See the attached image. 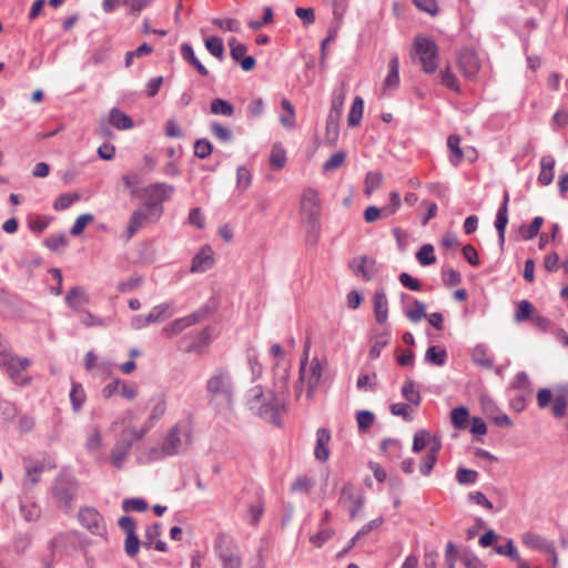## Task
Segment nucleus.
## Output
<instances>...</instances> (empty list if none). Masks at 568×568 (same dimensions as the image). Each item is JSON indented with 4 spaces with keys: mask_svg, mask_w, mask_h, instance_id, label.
Returning <instances> with one entry per match:
<instances>
[{
    "mask_svg": "<svg viewBox=\"0 0 568 568\" xmlns=\"http://www.w3.org/2000/svg\"><path fill=\"white\" fill-rule=\"evenodd\" d=\"M246 405L250 410L266 422L280 425L281 413L285 410V402L273 392L264 393L262 386L252 387L246 395Z\"/></svg>",
    "mask_w": 568,
    "mask_h": 568,
    "instance_id": "1",
    "label": "nucleus"
},
{
    "mask_svg": "<svg viewBox=\"0 0 568 568\" xmlns=\"http://www.w3.org/2000/svg\"><path fill=\"white\" fill-rule=\"evenodd\" d=\"M323 365L317 357H314L308 364V345L305 347L304 355L301 358L298 379L295 384V399L301 400L303 396V386H306V398L312 400L323 376Z\"/></svg>",
    "mask_w": 568,
    "mask_h": 568,
    "instance_id": "2",
    "label": "nucleus"
},
{
    "mask_svg": "<svg viewBox=\"0 0 568 568\" xmlns=\"http://www.w3.org/2000/svg\"><path fill=\"white\" fill-rule=\"evenodd\" d=\"M205 389L212 402L231 407L234 396V382L231 372L225 367L215 368L209 376Z\"/></svg>",
    "mask_w": 568,
    "mask_h": 568,
    "instance_id": "3",
    "label": "nucleus"
},
{
    "mask_svg": "<svg viewBox=\"0 0 568 568\" xmlns=\"http://www.w3.org/2000/svg\"><path fill=\"white\" fill-rule=\"evenodd\" d=\"M214 552L221 568H242V557L239 545L225 534H219L214 541Z\"/></svg>",
    "mask_w": 568,
    "mask_h": 568,
    "instance_id": "4",
    "label": "nucleus"
},
{
    "mask_svg": "<svg viewBox=\"0 0 568 568\" xmlns=\"http://www.w3.org/2000/svg\"><path fill=\"white\" fill-rule=\"evenodd\" d=\"M321 212V197L317 190L313 187L304 189L301 199V215L313 232L320 230Z\"/></svg>",
    "mask_w": 568,
    "mask_h": 568,
    "instance_id": "5",
    "label": "nucleus"
},
{
    "mask_svg": "<svg viewBox=\"0 0 568 568\" xmlns=\"http://www.w3.org/2000/svg\"><path fill=\"white\" fill-rule=\"evenodd\" d=\"M146 430H139L133 426L124 427L110 454L111 463L116 468H122L123 463L130 454L133 440L141 439Z\"/></svg>",
    "mask_w": 568,
    "mask_h": 568,
    "instance_id": "6",
    "label": "nucleus"
},
{
    "mask_svg": "<svg viewBox=\"0 0 568 568\" xmlns=\"http://www.w3.org/2000/svg\"><path fill=\"white\" fill-rule=\"evenodd\" d=\"M414 53L426 73H434L438 68V48L435 41L418 36L414 40Z\"/></svg>",
    "mask_w": 568,
    "mask_h": 568,
    "instance_id": "7",
    "label": "nucleus"
},
{
    "mask_svg": "<svg viewBox=\"0 0 568 568\" xmlns=\"http://www.w3.org/2000/svg\"><path fill=\"white\" fill-rule=\"evenodd\" d=\"M174 191L172 185L165 183H152L143 189L140 197L148 210L155 211L156 217L163 213V202L169 200Z\"/></svg>",
    "mask_w": 568,
    "mask_h": 568,
    "instance_id": "8",
    "label": "nucleus"
},
{
    "mask_svg": "<svg viewBox=\"0 0 568 568\" xmlns=\"http://www.w3.org/2000/svg\"><path fill=\"white\" fill-rule=\"evenodd\" d=\"M191 445V435L187 429L179 425L173 426L161 444V456H173L181 454Z\"/></svg>",
    "mask_w": 568,
    "mask_h": 568,
    "instance_id": "9",
    "label": "nucleus"
},
{
    "mask_svg": "<svg viewBox=\"0 0 568 568\" xmlns=\"http://www.w3.org/2000/svg\"><path fill=\"white\" fill-rule=\"evenodd\" d=\"M78 520L90 534L102 538L106 537L108 529L105 520L94 507H81L78 513Z\"/></svg>",
    "mask_w": 568,
    "mask_h": 568,
    "instance_id": "10",
    "label": "nucleus"
},
{
    "mask_svg": "<svg viewBox=\"0 0 568 568\" xmlns=\"http://www.w3.org/2000/svg\"><path fill=\"white\" fill-rule=\"evenodd\" d=\"M457 64L460 73L467 79H475L480 69V61L477 53L468 48L459 52Z\"/></svg>",
    "mask_w": 568,
    "mask_h": 568,
    "instance_id": "11",
    "label": "nucleus"
},
{
    "mask_svg": "<svg viewBox=\"0 0 568 568\" xmlns=\"http://www.w3.org/2000/svg\"><path fill=\"white\" fill-rule=\"evenodd\" d=\"M75 490V481L69 477L57 478L52 486L54 497L67 508L71 507L72 501L74 499Z\"/></svg>",
    "mask_w": 568,
    "mask_h": 568,
    "instance_id": "12",
    "label": "nucleus"
},
{
    "mask_svg": "<svg viewBox=\"0 0 568 568\" xmlns=\"http://www.w3.org/2000/svg\"><path fill=\"white\" fill-rule=\"evenodd\" d=\"M348 266L355 276L362 277L366 282L372 281L378 271L376 261L366 255L353 258Z\"/></svg>",
    "mask_w": 568,
    "mask_h": 568,
    "instance_id": "13",
    "label": "nucleus"
},
{
    "mask_svg": "<svg viewBox=\"0 0 568 568\" xmlns=\"http://www.w3.org/2000/svg\"><path fill=\"white\" fill-rule=\"evenodd\" d=\"M160 217H156L155 211L148 210L144 204L138 210H135L129 221V225L126 227V239L130 240L141 227H143L149 221H156Z\"/></svg>",
    "mask_w": 568,
    "mask_h": 568,
    "instance_id": "14",
    "label": "nucleus"
},
{
    "mask_svg": "<svg viewBox=\"0 0 568 568\" xmlns=\"http://www.w3.org/2000/svg\"><path fill=\"white\" fill-rule=\"evenodd\" d=\"M215 263L214 253L209 245L203 246L192 258V273H204L213 267Z\"/></svg>",
    "mask_w": 568,
    "mask_h": 568,
    "instance_id": "15",
    "label": "nucleus"
},
{
    "mask_svg": "<svg viewBox=\"0 0 568 568\" xmlns=\"http://www.w3.org/2000/svg\"><path fill=\"white\" fill-rule=\"evenodd\" d=\"M201 320L202 314L200 312H196L173 321L163 329V332L168 336H175L183 332L185 328L199 323Z\"/></svg>",
    "mask_w": 568,
    "mask_h": 568,
    "instance_id": "16",
    "label": "nucleus"
},
{
    "mask_svg": "<svg viewBox=\"0 0 568 568\" xmlns=\"http://www.w3.org/2000/svg\"><path fill=\"white\" fill-rule=\"evenodd\" d=\"M374 316L378 324H386L388 320V300L384 290H377L373 296Z\"/></svg>",
    "mask_w": 568,
    "mask_h": 568,
    "instance_id": "17",
    "label": "nucleus"
},
{
    "mask_svg": "<svg viewBox=\"0 0 568 568\" xmlns=\"http://www.w3.org/2000/svg\"><path fill=\"white\" fill-rule=\"evenodd\" d=\"M331 442V433L327 428H318L316 432V445L314 456L320 462H326L329 457L328 444Z\"/></svg>",
    "mask_w": 568,
    "mask_h": 568,
    "instance_id": "18",
    "label": "nucleus"
},
{
    "mask_svg": "<svg viewBox=\"0 0 568 568\" xmlns=\"http://www.w3.org/2000/svg\"><path fill=\"white\" fill-rule=\"evenodd\" d=\"M64 300L67 305L74 312H79L82 306L90 303L89 295L82 286L71 287Z\"/></svg>",
    "mask_w": 568,
    "mask_h": 568,
    "instance_id": "19",
    "label": "nucleus"
},
{
    "mask_svg": "<svg viewBox=\"0 0 568 568\" xmlns=\"http://www.w3.org/2000/svg\"><path fill=\"white\" fill-rule=\"evenodd\" d=\"M24 480L23 485L28 488H32L40 481V476L44 470V464L40 460L37 462H24Z\"/></svg>",
    "mask_w": 568,
    "mask_h": 568,
    "instance_id": "20",
    "label": "nucleus"
},
{
    "mask_svg": "<svg viewBox=\"0 0 568 568\" xmlns=\"http://www.w3.org/2000/svg\"><path fill=\"white\" fill-rule=\"evenodd\" d=\"M555 159L551 155H544L540 160V172L538 182L541 185H549L554 180Z\"/></svg>",
    "mask_w": 568,
    "mask_h": 568,
    "instance_id": "21",
    "label": "nucleus"
},
{
    "mask_svg": "<svg viewBox=\"0 0 568 568\" xmlns=\"http://www.w3.org/2000/svg\"><path fill=\"white\" fill-rule=\"evenodd\" d=\"M103 439L101 432L98 427H94L91 432V434L88 436L85 442V448L90 455L95 457L97 459H102V448Z\"/></svg>",
    "mask_w": 568,
    "mask_h": 568,
    "instance_id": "22",
    "label": "nucleus"
},
{
    "mask_svg": "<svg viewBox=\"0 0 568 568\" xmlns=\"http://www.w3.org/2000/svg\"><path fill=\"white\" fill-rule=\"evenodd\" d=\"M399 84V60L397 55L390 58L388 62V74L384 80V90L397 89Z\"/></svg>",
    "mask_w": 568,
    "mask_h": 568,
    "instance_id": "23",
    "label": "nucleus"
},
{
    "mask_svg": "<svg viewBox=\"0 0 568 568\" xmlns=\"http://www.w3.org/2000/svg\"><path fill=\"white\" fill-rule=\"evenodd\" d=\"M152 403H153V405H152L151 414H150V417L148 420V426L143 429L146 432L149 428H151L154 425V423L156 420H159L165 414V410H166V402H165V398L163 395L153 397Z\"/></svg>",
    "mask_w": 568,
    "mask_h": 568,
    "instance_id": "24",
    "label": "nucleus"
},
{
    "mask_svg": "<svg viewBox=\"0 0 568 568\" xmlns=\"http://www.w3.org/2000/svg\"><path fill=\"white\" fill-rule=\"evenodd\" d=\"M447 148L450 152V154H449L450 163L454 166H457L464 158V153L460 148V138L455 134L449 135L447 139Z\"/></svg>",
    "mask_w": 568,
    "mask_h": 568,
    "instance_id": "25",
    "label": "nucleus"
},
{
    "mask_svg": "<svg viewBox=\"0 0 568 568\" xmlns=\"http://www.w3.org/2000/svg\"><path fill=\"white\" fill-rule=\"evenodd\" d=\"M69 396L73 412H80L87 399V395L82 385L78 382L72 381Z\"/></svg>",
    "mask_w": 568,
    "mask_h": 568,
    "instance_id": "26",
    "label": "nucleus"
},
{
    "mask_svg": "<svg viewBox=\"0 0 568 568\" xmlns=\"http://www.w3.org/2000/svg\"><path fill=\"white\" fill-rule=\"evenodd\" d=\"M181 54H182L183 59L186 60L191 65H193L201 75L205 77L209 74L207 69L195 57L194 50L191 47V44L183 43L181 45Z\"/></svg>",
    "mask_w": 568,
    "mask_h": 568,
    "instance_id": "27",
    "label": "nucleus"
},
{
    "mask_svg": "<svg viewBox=\"0 0 568 568\" xmlns=\"http://www.w3.org/2000/svg\"><path fill=\"white\" fill-rule=\"evenodd\" d=\"M110 123L119 130H128L133 126L132 119L118 108L110 111Z\"/></svg>",
    "mask_w": 568,
    "mask_h": 568,
    "instance_id": "28",
    "label": "nucleus"
},
{
    "mask_svg": "<svg viewBox=\"0 0 568 568\" xmlns=\"http://www.w3.org/2000/svg\"><path fill=\"white\" fill-rule=\"evenodd\" d=\"M389 338L390 334L387 331L375 334L373 337V345L368 354L371 359H376L379 357L382 349L388 345Z\"/></svg>",
    "mask_w": 568,
    "mask_h": 568,
    "instance_id": "29",
    "label": "nucleus"
},
{
    "mask_svg": "<svg viewBox=\"0 0 568 568\" xmlns=\"http://www.w3.org/2000/svg\"><path fill=\"white\" fill-rule=\"evenodd\" d=\"M402 396L412 405L418 406L422 400V396L418 389L415 387L413 379L407 378L402 386Z\"/></svg>",
    "mask_w": 568,
    "mask_h": 568,
    "instance_id": "30",
    "label": "nucleus"
},
{
    "mask_svg": "<svg viewBox=\"0 0 568 568\" xmlns=\"http://www.w3.org/2000/svg\"><path fill=\"white\" fill-rule=\"evenodd\" d=\"M339 114L328 112L326 119V140L334 144L339 134Z\"/></svg>",
    "mask_w": 568,
    "mask_h": 568,
    "instance_id": "31",
    "label": "nucleus"
},
{
    "mask_svg": "<svg viewBox=\"0 0 568 568\" xmlns=\"http://www.w3.org/2000/svg\"><path fill=\"white\" fill-rule=\"evenodd\" d=\"M523 542L532 549L541 551H545L546 549L551 550V541L536 534H525L523 536Z\"/></svg>",
    "mask_w": 568,
    "mask_h": 568,
    "instance_id": "32",
    "label": "nucleus"
},
{
    "mask_svg": "<svg viewBox=\"0 0 568 568\" xmlns=\"http://www.w3.org/2000/svg\"><path fill=\"white\" fill-rule=\"evenodd\" d=\"M364 111V100L357 95L355 97L352 108L347 115V123L349 126H356L359 124Z\"/></svg>",
    "mask_w": 568,
    "mask_h": 568,
    "instance_id": "33",
    "label": "nucleus"
},
{
    "mask_svg": "<svg viewBox=\"0 0 568 568\" xmlns=\"http://www.w3.org/2000/svg\"><path fill=\"white\" fill-rule=\"evenodd\" d=\"M425 361L436 366H443L447 361V352L438 346H430L425 353Z\"/></svg>",
    "mask_w": 568,
    "mask_h": 568,
    "instance_id": "34",
    "label": "nucleus"
},
{
    "mask_svg": "<svg viewBox=\"0 0 568 568\" xmlns=\"http://www.w3.org/2000/svg\"><path fill=\"white\" fill-rule=\"evenodd\" d=\"M508 224V212L506 211L505 205H500L495 220V227L498 232V240L500 245L505 243V231Z\"/></svg>",
    "mask_w": 568,
    "mask_h": 568,
    "instance_id": "35",
    "label": "nucleus"
},
{
    "mask_svg": "<svg viewBox=\"0 0 568 568\" xmlns=\"http://www.w3.org/2000/svg\"><path fill=\"white\" fill-rule=\"evenodd\" d=\"M473 361L485 368H493L494 366V359L488 355L486 346L481 344L474 348Z\"/></svg>",
    "mask_w": 568,
    "mask_h": 568,
    "instance_id": "36",
    "label": "nucleus"
},
{
    "mask_svg": "<svg viewBox=\"0 0 568 568\" xmlns=\"http://www.w3.org/2000/svg\"><path fill=\"white\" fill-rule=\"evenodd\" d=\"M345 98L346 88L345 84H342L333 91L329 112L342 115Z\"/></svg>",
    "mask_w": 568,
    "mask_h": 568,
    "instance_id": "37",
    "label": "nucleus"
},
{
    "mask_svg": "<svg viewBox=\"0 0 568 568\" xmlns=\"http://www.w3.org/2000/svg\"><path fill=\"white\" fill-rule=\"evenodd\" d=\"M281 106L285 111V114L280 116L281 124L286 129H292L295 125V109L294 105L287 100L281 101Z\"/></svg>",
    "mask_w": 568,
    "mask_h": 568,
    "instance_id": "38",
    "label": "nucleus"
},
{
    "mask_svg": "<svg viewBox=\"0 0 568 568\" xmlns=\"http://www.w3.org/2000/svg\"><path fill=\"white\" fill-rule=\"evenodd\" d=\"M404 314L410 322L418 323L427 316L426 305L418 300H413V308L405 310Z\"/></svg>",
    "mask_w": 568,
    "mask_h": 568,
    "instance_id": "39",
    "label": "nucleus"
},
{
    "mask_svg": "<svg viewBox=\"0 0 568 568\" xmlns=\"http://www.w3.org/2000/svg\"><path fill=\"white\" fill-rule=\"evenodd\" d=\"M286 163V152L281 144H274L270 155V164L274 170H281Z\"/></svg>",
    "mask_w": 568,
    "mask_h": 568,
    "instance_id": "40",
    "label": "nucleus"
},
{
    "mask_svg": "<svg viewBox=\"0 0 568 568\" xmlns=\"http://www.w3.org/2000/svg\"><path fill=\"white\" fill-rule=\"evenodd\" d=\"M20 511L27 521H36L41 516V508L32 501H21Z\"/></svg>",
    "mask_w": 568,
    "mask_h": 568,
    "instance_id": "41",
    "label": "nucleus"
},
{
    "mask_svg": "<svg viewBox=\"0 0 568 568\" xmlns=\"http://www.w3.org/2000/svg\"><path fill=\"white\" fill-rule=\"evenodd\" d=\"M211 112L224 116H232L234 114V106L226 100L216 98L211 102Z\"/></svg>",
    "mask_w": 568,
    "mask_h": 568,
    "instance_id": "42",
    "label": "nucleus"
},
{
    "mask_svg": "<svg viewBox=\"0 0 568 568\" xmlns=\"http://www.w3.org/2000/svg\"><path fill=\"white\" fill-rule=\"evenodd\" d=\"M468 409L465 406L456 407L450 413L452 424L457 429H464L467 426Z\"/></svg>",
    "mask_w": 568,
    "mask_h": 568,
    "instance_id": "43",
    "label": "nucleus"
},
{
    "mask_svg": "<svg viewBox=\"0 0 568 568\" xmlns=\"http://www.w3.org/2000/svg\"><path fill=\"white\" fill-rule=\"evenodd\" d=\"M416 260L423 266H428L436 263L434 254V246L432 244H424L416 253Z\"/></svg>",
    "mask_w": 568,
    "mask_h": 568,
    "instance_id": "44",
    "label": "nucleus"
},
{
    "mask_svg": "<svg viewBox=\"0 0 568 568\" xmlns=\"http://www.w3.org/2000/svg\"><path fill=\"white\" fill-rule=\"evenodd\" d=\"M534 313H535L534 305L529 301L523 300L517 304V310L515 312V321L524 322L528 318H532Z\"/></svg>",
    "mask_w": 568,
    "mask_h": 568,
    "instance_id": "45",
    "label": "nucleus"
},
{
    "mask_svg": "<svg viewBox=\"0 0 568 568\" xmlns=\"http://www.w3.org/2000/svg\"><path fill=\"white\" fill-rule=\"evenodd\" d=\"M346 152L337 151L331 155L328 160H326L323 164V172H332L339 169L346 161Z\"/></svg>",
    "mask_w": 568,
    "mask_h": 568,
    "instance_id": "46",
    "label": "nucleus"
},
{
    "mask_svg": "<svg viewBox=\"0 0 568 568\" xmlns=\"http://www.w3.org/2000/svg\"><path fill=\"white\" fill-rule=\"evenodd\" d=\"M544 224V219L541 216H536L531 221V223L528 226H521L520 233L524 237V240L529 241L536 237L540 231V227Z\"/></svg>",
    "mask_w": 568,
    "mask_h": 568,
    "instance_id": "47",
    "label": "nucleus"
},
{
    "mask_svg": "<svg viewBox=\"0 0 568 568\" xmlns=\"http://www.w3.org/2000/svg\"><path fill=\"white\" fill-rule=\"evenodd\" d=\"M210 130L214 138L223 143H229L233 139L232 131L219 122L211 123Z\"/></svg>",
    "mask_w": 568,
    "mask_h": 568,
    "instance_id": "48",
    "label": "nucleus"
},
{
    "mask_svg": "<svg viewBox=\"0 0 568 568\" xmlns=\"http://www.w3.org/2000/svg\"><path fill=\"white\" fill-rule=\"evenodd\" d=\"M205 48L213 57H216L220 60L223 59L224 44L221 38L215 36L209 37L205 40Z\"/></svg>",
    "mask_w": 568,
    "mask_h": 568,
    "instance_id": "49",
    "label": "nucleus"
},
{
    "mask_svg": "<svg viewBox=\"0 0 568 568\" xmlns=\"http://www.w3.org/2000/svg\"><path fill=\"white\" fill-rule=\"evenodd\" d=\"M383 182V174L381 172H368L365 176V194L371 195L377 190Z\"/></svg>",
    "mask_w": 568,
    "mask_h": 568,
    "instance_id": "50",
    "label": "nucleus"
},
{
    "mask_svg": "<svg viewBox=\"0 0 568 568\" xmlns=\"http://www.w3.org/2000/svg\"><path fill=\"white\" fill-rule=\"evenodd\" d=\"M170 306L171 305L169 303H162L154 306L146 315L150 325L164 321L168 317L166 312L169 311Z\"/></svg>",
    "mask_w": 568,
    "mask_h": 568,
    "instance_id": "51",
    "label": "nucleus"
},
{
    "mask_svg": "<svg viewBox=\"0 0 568 568\" xmlns=\"http://www.w3.org/2000/svg\"><path fill=\"white\" fill-rule=\"evenodd\" d=\"M252 184V174L245 166H239L236 170V187L240 191H246Z\"/></svg>",
    "mask_w": 568,
    "mask_h": 568,
    "instance_id": "52",
    "label": "nucleus"
},
{
    "mask_svg": "<svg viewBox=\"0 0 568 568\" xmlns=\"http://www.w3.org/2000/svg\"><path fill=\"white\" fill-rule=\"evenodd\" d=\"M478 479V473L474 469L459 467L456 471V480L460 485H473Z\"/></svg>",
    "mask_w": 568,
    "mask_h": 568,
    "instance_id": "53",
    "label": "nucleus"
},
{
    "mask_svg": "<svg viewBox=\"0 0 568 568\" xmlns=\"http://www.w3.org/2000/svg\"><path fill=\"white\" fill-rule=\"evenodd\" d=\"M383 524V518L379 517V518H375L373 520H371L369 523H367L366 525H364L358 531L357 534L351 539V542L348 545V547L345 549V551H347L348 549H351L353 546H355L356 541L362 537V536H365L366 534H368L371 530L375 529V528H378L381 525Z\"/></svg>",
    "mask_w": 568,
    "mask_h": 568,
    "instance_id": "54",
    "label": "nucleus"
},
{
    "mask_svg": "<svg viewBox=\"0 0 568 568\" xmlns=\"http://www.w3.org/2000/svg\"><path fill=\"white\" fill-rule=\"evenodd\" d=\"M495 551L498 555L509 557L514 561H519V559H520L519 552H518L513 539H508L506 545L496 546Z\"/></svg>",
    "mask_w": 568,
    "mask_h": 568,
    "instance_id": "55",
    "label": "nucleus"
},
{
    "mask_svg": "<svg viewBox=\"0 0 568 568\" xmlns=\"http://www.w3.org/2000/svg\"><path fill=\"white\" fill-rule=\"evenodd\" d=\"M80 199L77 193H63L53 203L55 211H63L70 207L75 201Z\"/></svg>",
    "mask_w": 568,
    "mask_h": 568,
    "instance_id": "56",
    "label": "nucleus"
},
{
    "mask_svg": "<svg viewBox=\"0 0 568 568\" xmlns=\"http://www.w3.org/2000/svg\"><path fill=\"white\" fill-rule=\"evenodd\" d=\"M44 245L53 251V252H57L59 251L60 248H63L68 245V239L64 234L60 233V234H54V235H50L49 237H47L44 240Z\"/></svg>",
    "mask_w": 568,
    "mask_h": 568,
    "instance_id": "57",
    "label": "nucleus"
},
{
    "mask_svg": "<svg viewBox=\"0 0 568 568\" xmlns=\"http://www.w3.org/2000/svg\"><path fill=\"white\" fill-rule=\"evenodd\" d=\"M530 396V390H516V393L510 398V407L515 412H523L526 407L527 398Z\"/></svg>",
    "mask_w": 568,
    "mask_h": 568,
    "instance_id": "58",
    "label": "nucleus"
},
{
    "mask_svg": "<svg viewBox=\"0 0 568 568\" xmlns=\"http://www.w3.org/2000/svg\"><path fill=\"white\" fill-rule=\"evenodd\" d=\"M230 53L233 60L240 62L247 51V47L239 42L235 38L229 40Z\"/></svg>",
    "mask_w": 568,
    "mask_h": 568,
    "instance_id": "59",
    "label": "nucleus"
},
{
    "mask_svg": "<svg viewBox=\"0 0 568 568\" xmlns=\"http://www.w3.org/2000/svg\"><path fill=\"white\" fill-rule=\"evenodd\" d=\"M122 508L124 511L143 513L148 509V503L142 498H128L123 500Z\"/></svg>",
    "mask_w": 568,
    "mask_h": 568,
    "instance_id": "60",
    "label": "nucleus"
},
{
    "mask_svg": "<svg viewBox=\"0 0 568 568\" xmlns=\"http://www.w3.org/2000/svg\"><path fill=\"white\" fill-rule=\"evenodd\" d=\"M94 220L93 215L91 213L81 214L77 217L74 224L70 229V233L73 236L80 235L88 223L92 222Z\"/></svg>",
    "mask_w": 568,
    "mask_h": 568,
    "instance_id": "61",
    "label": "nucleus"
},
{
    "mask_svg": "<svg viewBox=\"0 0 568 568\" xmlns=\"http://www.w3.org/2000/svg\"><path fill=\"white\" fill-rule=\"evenodd\" d=\"M440 82L453 91H459L458 80L448 67L440 72Z\"/></svg>",
    "mask_w": 568,
    "mask_h": 568,
    "instance_id": "62",
    "label": "nucleus"
},
{
    "mask_svg": "<svg viewBox=\"0 0 568 568\" xmlns=\"http://www.w3.org/2000/svg\"><path fill=\"white\" fill-rule=\"evenodd\" d=\"M140 548V540L138 538L136 532L132 535H126L125 541H124V550L125 554L133 558L138 555Z\"/></svg>",
    "mask_w": 568,
    "mask_h": 568,
    "instance_id": "63",
    "label": "nucleus"
},
{
    "mask_svg": "<svg viewBox=\"0 0 568 568\" xmlns=\"http://www.w3.org/2000/svg\"><path fill=\"white\" fill-rule=\"evenodd\" d=\"M212 144L207 139H200L194 144V154L200 159H205L212 153Z\"/></svg>",
    "mask_w": 568,
    "mask_h": 568,
    "instance_id": "64",
    "label": "nucleus"
}]
</instances>
